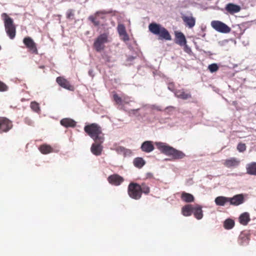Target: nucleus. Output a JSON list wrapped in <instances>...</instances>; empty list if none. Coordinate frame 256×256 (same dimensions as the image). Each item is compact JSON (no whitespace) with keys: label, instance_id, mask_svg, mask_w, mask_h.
<instances>
[{"label":"nucleus","instance_id":"1","mask_svg":"<svg viewBox=\"0 0 256 256\" xmlns=\"http://www.w3.org/2000/svg\"><path fill=\"white\" fill-rule=\"evenodd\" d=\"M84 132L92 138L94 142H103L104 140L101 127L96 123L86 125L84 127Z\"/></svg>","mask_w":256,"mask_h":256},{"label":"nucleus","instance_id":"2","mask_svg":"<svg viewBox=\"0 0 256 256\" xmlns=\"http://www.w3.org/2000/svg\"><path fill=\"white\" fill-rule=\"evenodd\" d=\"M161 153L169 156L170 157V160L182 158L185 156V154L182 152L170 146L166 143L162 142Z\"/></svg>","mask_w":256,"mask_h":256},{"label":"nucleus","instance_id":"3","mask_svg":"<svg viewBox=\"0 0 256 256\" xmlns=\"http://www.w3.org/2000/svg\"><path fill=\"white\" fill-rule=\"evenodd\" d=\"M4 18V25L6 32L10 39H13L16 36V28L13 20L8 16L4 13L2 15Z\"/></svg>","mask_w":256,"mask_h":256},{"label":"nucleus","instance_id":"4","mask_svg":"<svg viewBox=\"0 0 256 256\" xmlns=\"http://www.w3.org/2000/svg\"><path fill=\"white\" fill-rule=\"evenodd\" d=\"M108 38V33H103L98 36L94 43V48L96 52H100L104 50L105 44L109 42Z\"/></svg>","mask_w":256,"mask_h":256},{"label":"nucleus","instance_id":"5","mask_svg":"<svg viewBox=\"0 0 256 256\" xmlns=\"http://www.w3.org/2000/svg\"><path fill=\"white\" fill-rule=\"evenodd\" d=\"M210 25L214 30L220 33L228 34L231 30L230 28L220 20H212Z\"/></svg>","mask_w":256,"mask_h":256},{"label":"nucleus","instance_id":"6","mask_svg":"<svg viewBox=\"0 0 256 256\" xmlns=\"http://www.w3.org/2000/svg\"><path fill=\"white\" fill-rule=\"evenodd\" d=\"M150 188L146 184H139L134 182L130 184L128 192H149Z\"/></svg>","mask_w":256,"mask_h":256},{"label":"nucleus","instance_id":"7","mask_svg":"<svg viewBox=\"0 0 256 256\" xmlns=\"http://www.w3.org/2000/svg\"><path fill=\"white\" fill-rule=\"evenodd\" d=\"M12 126L11 120L6 117H0V133L7 132Z\"/></svg>","mask_w":256,"mask_h":256},{"label":"nucleus","instance_id":"8","mask_svg":"<svg viewBox=\"0 0 256 256\" xmlns=\"http://www.w3.org/2000/svg\"><path fill=\"white\" fill-rule=\"evenodd\" d=\"M23 42L28 49V51L30 53L35 54H38V50H37L36 44L31 38L26 37L24 38L23 40Z\"/></svg>","mask_w":256,"mask_h":256},{"label":"nucleus","instance_id":"9","mask_svg":"<svg viewBox=\"0 0 256 256\" xmlns=\"http://www.w3.org/2000/svg\"><path fill=\"white\" fill-rule=\"evenodd\" d=\"M114 101L118 105H124L129 104L132 100L128 96L123 94L120 96L116 93H114L112 96Z\"/></svg>","mask_w":256,"mask_h":256},{"label":"nucleus","instance_id":"10","mask_svg":"<svg viewBox=\"0 0 256 256\" xmlns=\"http://www.w3.org/2000/svg\"><path fill=\"white\" fill-rule=\"evenodd\" d=\"M110 12H108L105 10H100L96 12L94 16H90L88 19L89 20H90L94 26H98L100 24V22L99 20H97V18L100 16L102 18H104V17L103 16H100L101 15H104L106 14H110Z\"/></svg>","mask_w":256,"mask_h":256},{"label":"nucleus","instance_id":"11","mask_svg":"<svg viewBox=\"0 0 256 256\" xmlns=\"http://www.w3.org/2000/svg\"><path fill=\"white\" fill-rule=\"evenodd\" d=\"M182 18L186 27H188L189 28H192L194 26L196 20L192 14H183L182 16Z\"/></svg>","mask_w":256,"mask_h":256},{"label":"nucleus","instance_id":"12","mask_svg":"<svg viewBox=\"0 0 256 256\" xmlns=\"http://www.w3.org/2000/svg\"><path fill=\"white\" fill-rule=\"evenodd\" d=\"M56 82L61 87L69 90H74V86L70 84L69 81L63 76H58L56 79Z\"/></svg>","mask_w":256,"mask_h":256},{"label":"nucleus","instance_id":"13","mask_svg":"<svg viewBox=\"0 0 256 256\" xmlns=\"http://www.w3.org/2000/svg\"><path fill=\"white\" fill-rule=\"evenodd\" d=\"M107 180L110 184L115 186L120 185L124 180L123 178L118 174H113L108 176Z\"/></svg>","mask_w":256,"mask_h":256},{"label":"nucleus","instance_id":"14","mask_svg":"<svg viewBox=\"0 0 256 256\" xmlns=\"http://www.w3.org/2000/svg\"><path fill=\"white\" fill-rule=\"evenodd\" d=\"M103 142H94L92 144L91 148V152L95 156H100L102 154V151L103 146L102 144Z\"/></svg>","mask_w":256,"mask_h":256},{"label":"nucleus","instance_id":"15","mask_svg":"<svg viewBox=\"0 0 256 256\" xmlns=\"http://www.w3.org/2000/svg\"><path fill=\"white\" fill-rule=\"evenodd\" d=\"M226 10L230 14H234L240 12L241 10V7L237 4L229 3L225 7Z\"/></svg>","mask_w":256,"mask_h":256},{"label":"nucleus","instance_id":"16","mask_svg":"<svg viewBox=\"0 0 256 256\" xmlns=\"http://www.w3.org/2000/svg\"><path fill=\"white\" fill-rule=\"evenodd\" d=\"M118 32L122 40L126 42L129 40V36L126 33V28L123 24H118Z\"/></svg>","mask_w":256,"mask_h":256},{"label":"nucleus","instance_id":"17","mask_svg":"<svg viewBox=\"0 0 256 256\" xmlns=\"http://www.w3.org/2000/svg\"><path fill=\"white\" fill-rule=\"evenodd\" d=\"M244 201V198L242 194H236L232 198H229L230 203L234 206L240 205L242 204Z\"/></svg>","mask_w":256,"mask_h":256},{"label":"nucleus","instance_id":"18","mask_svg":"<svg viewBox=\"0 0 256 256\" xmlns=\"http://www.w3.org/2000/svg\"><path fill=\"white\" fill-rule=\"evenodd\" d=\"M176 42L180 46L185 45L186 42L184 35L180 32H175Z\"/></svg>","mask_w":256,"mask_h":256},{"label":"nucleus","instance_id":"19","mask_svg":"<svg viewBox=\"0 0 256 256\" xmlns=\"http://www.w3.org/2000/svg\"><path fill=\"white\" fill-rule=\"evenodd\" d=\"M60 123L62 126L66 128H74L76 126V122L70 118H62Z\"/></svg>","mask_w":256,"mask_h":256},{"label":"nucleus","instance_id":"20","mask_svg":"<svg viewBox=\"0 0 256 256\" xmlns=\"http://www.w3.org/2000/svg\"><path fill=\"white\" fill-rule=\"evenodd\" d=\"M142 151L146 152H150L154 149V146L150 141L144 142L140 147Z\"/></svg>","mask_w":256,"mask_h":256},{"label":"nucleus","instance_id":"21","mask_svg":"<svg viewBox=\"0 0 256 256\" xmlns=\"http://www.w3.org/2000/svg\"><path fill=\"white\" fill-rule=\"evenodd\" d=\"M238 220L240 224L246 226L250 220L249 214L247 212L242 213L240 215Z\"/></svg>","mask_w":256,"mask_h":256},{"label":"nucleus","instance_id":"22","mask_svg":"<svg viewBox=\"0 0 256 256\" xmlns=\"http://www.w3.org/2000/svg\"><path fill=\"white\" fill-rule=\"evenodd\" d=\"M194 210V206L191 204H187L182 208V212L184 216H190Z\"/></svg>","mask_w":256,"mask_h":256},{"label":"nucleus","instance_id":"23","mask_svg":"<svg viewBox=\"0 0 256 256\" xmlns=\"http://www.w3.org/2000/svg\"><path fill=\"white\" fill-rule=\"evenodd\" d=\"M192 213L194 217L198 220H200L203 217V214L202 207L200 206H194Z\"/></svg>","mask_w":256,"mask_h":256},{"label":"nucleus","instance_id":"24","mask_svg":"<svg viewBox=\"0 0 256 256\" xmlns=\"http://www.w3.org/2000/svg\"><path fill=\"white\" fill-rule=\"evenodd\" d=\"M176 96L180 98L183 100H187L190 98V94L184 92L183 90H178L175 92Z\"/></svg>","mask_w":256,"mask_h":256},{"label":"nucleus","instance_id":"25","mask_svg":"<svg viewBox=\"0 0 256 256\" xmlns=\"http://www.w3.org/2000/svg\"><path fill=\"white\" fill-rule=\"evenodd\" d=\"M39 150L42 154H44L53 152V148L50 145L46 144L41 145L39 148Z\"/></svg>","mask_w":256,"mask_h":256},{"label":"nucleus","instance_id":"26","mask_svg":"<svg viewBox=\"0 0 256 256\" xmlns=\"http://www.w3.org/2000/svg\"><path fill=\"white\" fill-rule=\"evenodd\" d=\"M240 160L236 158H230L226 160L224 162V165L227 167L236 166L238 165Z\"/></svg>","mask_w":256,"mask_h":256},{"label":"nucleus","instance_id":"27","mask_svg":"<svg viewBox=\"0 0 256 256\" xmlns=\"http://www.w3.org/2000/svg\"><path fill=\"white\" fill-rule=\"evenodd\" d=\"M134 165L137 168H142L146 164L144 160L140 157L135 158L133 161Z\"/></svg>","mask_w":256,"mask_h":256},{"label":"nucleus","instance_id":"28","mask_svg":"<svg viewBox=\"0 0 256 256\" xmlns=\"http://www.w3.org/2000/svg\"><path fill=\"white\" fill-rule=\"evenodd\" d=\"M238 244L241 246H246L249 242L248 237L244 234H241L238 240Z\"/></svg>","mask_w":256,"mask_h":256},{"label":"nucleus","instance_id":"29","mask_svg":"<svg viewBox=\"0 0 256 256\" xmlns=\"http://www.w3.org/2000/svg\"><path fill=\"white\" fill-rule=\"evenodd\" d=\"M150 30L154 34H160V26L159 25L152 23L149 25Z\"/></svg>","mask_w":256,"mask_h":256},{"label":"nucleus","instance_id":"30","mask_svg":"<svg viewBox=\"0 0 256 256\" xmlns=\"http://www.w3.org/2000/svg\"><path fill=\"white\" fill-rule=\"evenodd\" d=\"M181 198L182 200L187 202H193L194 200L193 196L190 193H182Z\"/></svg>","mask_w":256,"mask_h":256},{"label":"nucleus","instance_id":"31","mask_svg":"<svg viewBox=\"0 0 256 256\" xmlns=\"http://www.w3.org/2000/svg\"><path fill=\"white\" fill-rule=\"evenodd\" d=\"M226 202H229V198L218 196L215 199L216 204L218 206H224Z\"/></svg>","mask_w":256,"mask_h":256},{"label":"nucleus","instance_id":"32","mask_svg":"<svg viewBox=\"0 0 256 256\" xmlns=\"http://www.w3.org/2000/svg\"><path fill=\"white\" fill-rule=\"evenodd\" d=\"M234 226V222L232 219H226L224 224V228L226 230L232 229Z\"/></svg>","mask_w":256,"mask_h":256},{"label":"nucleus","instance_id":"33","mask_svg":"<svg viewBox=\"0 0 256 256\" xmlns=\"http://www.w3.org/2000/svg\"><path fill=\"white\" fill-rule=\"evenodd\" d=\"M247 172L250 174L256 175V163L248 164L247 166Z\"/></svg>","mask_w":256,"mask_h":256},{"label":"nucleus","instance_id":"34","mask_svg":"<svg viewBox=\"0 0 256 256\" xmlns=\"http://www.w3.org/2000/svg\"><path fill=\"white\" fill-rule=\"evenodd\" d=\"M161 38H164L166 40H171V36L168 32V30H166L164 28H161Z\"/></svg>","mask_w":256,"mask_h":256},{"label":"nucleus","instance_id":"35","mask_svg":"<svg viewBox=\"0 0 256 256\" xmlns=\"http://www.w3.org/2000/svg\"><path fill=\"white\" fill-rule=\"evenodd\" d=\"M30 108L36 112H38L40 110L39 104L36 102H32L30 103Z\"/></svg>","mask_w":256,"mask_h":256},{"label":"nucleus","instance_id":"36","mask_svg":"<svg viewBox=\"0 0 256 256\" xmlns=\"http://www.w3.org/2000/svg\"><path fill=\"white\" fill-rule=\"evenodd\" d=\"M74 16V10L72 9L68 10L66 12V18L69 20H72Z\"/></svg>","mask_w":256,"mask_h":256},{"label":"nucleus","instance_id":"37","mask_svg":"<svg viewBox=\"0 0 256 256\" xmlns=\"http://www.w3.org/2000/svg\"><path fill=\"white\" fill-rule=\"evenodd\" d=\"M208 68L211 72H215L218 70V66L216 64H212L209 65Z\"/></svg>","mask_w":256,"mask_h":256},{"label":"nucleus","instance_id":"38","mask_svg":"<svg viewBox=\"0 0 256 256\" xmlns=\"http://www.w3.org/2000/svg\"><path fill=\"white\" fill-rule=\"evenodd\" d=\"M8 90V86L0 80V92H5Z\"/></svg>","mask_w":256,"mask_h":256},{"label":"nucleus","instance_id":"39","mask_svg":"<svg viewBox=\"0 0 256 256\" xmlns=\"http://www.w3.org/2000/svg\"><path fill=\"white\" fill-rule=\"evenodd\" d=\"M237 149L240 152H242L246 150V146L244 144H239L238 145Z\"/></svg>","mask_w":256,"mask_h":256},{"label":"nucleus","instance_id":"40","mask_svg":"<svg viewBox=\"0 0 256 256\" xmlns=\"http://www.w3.org/2000/svg\"><path fill=\"white\" fill-rule=\"evenodd\" d=\"M116 150L118 152H122L123 154H125L126 152H130V150L126 149V148H124V147H122V146H118V147L117 148H116Z\"/></svg>","mask_w":256,"mask_h":256},{"label":"nucleus","instance_id":"41","mask_svg":"<svg viewBox=\"0 0 256 256\" xmlns=\"http://www.w3.org/2000/svg\"><path fill=\"white\" fill-rule=\"evenodd\" d=\"M183 46H184V50L185 52H186V53L188 54H190V52H191V50L190 48L186 44H185V45H184Z\"/></svg>","mask_w":256,"mask_h":256},{"label":"nucleus","instance_id":"42","mask_svg":"<svg viewBox=\"0 0 256 256\" xmlns=\"http://www.w3.org/2000/svg\"><path fill=\"white\" fill-rule=\"evenodd\" d=\"M134 56H129L128 58V61H132V60H133L134 59Z\"/></svg>","mask_w":256,"mask_h":256},{"label":"nucleus","instance_id":"43","mask_svg":"<svg viewBox=\"0 0 256 256\" xmlns=\"http://www.w3.org/2000/svg\"><path fill=\"white\" fill-rule=\"evenodd\" d=\"M131 154V151L130 150V152H126L125 154H124V155L126 154Z\"/></svg>","mask_w":256,"mask_h":256},{"label":"nucleus","instance_id":"44","mask_svg":"<svg viewBox=\"0 0 256 256\" xmlns=\"http://www.w3.org/2000/svg\"><path fill=\"white\" fill-rule=\"evenodd\" d=\"M168 88H169L170 90H172V88H171V87H170V86H169Z\"/></svg>","mask_w":256,"mask_h":256},{"label":"nucleus","instance_id":"45","mask_svg":"<svg viewBox=\"0 0 256 256\" xmlns=\"http://www.w3.org/2000/svg\"><path fill=\"white\" fill-rule=\"evenodd\" d=\"M2 48H1V46H0V50H1Z\"/></svg>","mask_w":256,"mask_h":256}]
</instances>
